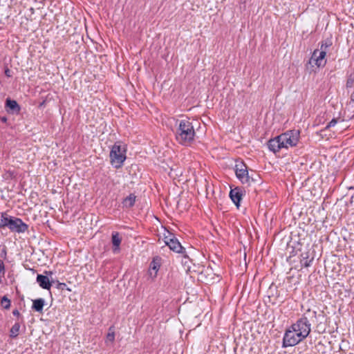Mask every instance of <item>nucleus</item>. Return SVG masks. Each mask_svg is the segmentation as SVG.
I'll return each instance as SVG.
<instances>
[{
	"instance_id": "obj_6",
	"label": "nucleus",
	"mask_w": 354,
	"mask_h": 354,
	"mask_svg": "<svg viewBox=\"0 0 354 354\" xmlns=\"http://www.w3.org/2000/svg\"><path fill=\"white\" fill-rule=\"evenodd\" d=\"M304 339H305V338L303 335H299V333L290 326L288 329H286L284 333L282 347L287 348L294 346L302 342Z\"/></svg>"
},
{
	"instance_id": "obj_22",
	"label": "nucleus",
	"mask_w": 354,
	"mask_h": 354,
	"mask_svg": "<svg viewBox=\"0 0 354 354\" xmlns=\"http://www.w3.org/2000/svg\"><path fill=\"white\" fill-rule=\"evenodd\" d=\"M1 304L4 308L8 309L10 306V301L7 298L6 296H3L1 298Z\"/></svg>"
},
{
	"instance_id": "obj_14",
	"label": "nucleus",
	"mask_w": 354,
	"mask_h": 354,
	"mask_svg": "<svg viewBox=\"0 0 354 354\" xmlns=\"http://www.w3.org/2000/svg\"><path fill=\"white\" fill-rule=\"evenodd\" d=\"M111 241L113 243V252L117 253L120 250V245L122 241V239L120 237V234L117 232H113L111 236Z\"/></svg>"
},
{
	"instance_id": "obj_4",
	"label": "nucleus",
	"mask_w": 354,
	"mask_h": 354,
	"mask_svg": "<svg viewBox=\"0 0 354 354\" xmlns=\"http://www.w3.org/2000/svg\"><path fill=\"white\" fill-rule=\"evenodd\" d=\"M127 148L125 145L122 146L120 142H116L111 147L109 157L112 165L115 168L119 169L122 167L125 161Z\"/></svg>"
},
{
	"instance_id": "obj_28",
	"label": "nucleus",
	"mask_w": 354,
	"mask_h": 354,
	"mask_svg": "<svg viewBox=\"0 0 354 354\" xmlns=\"http://www.w3.org/2000/svg\"><path fill=\"white\" fill-rule=\"evenodd\" d=\"M1 120L3 122H6L7 121V118L6 117H3L1 118Z\"/></svg>"
},
{
	"instance_id": "obj_18",
	"label": "nucleus",
	"mask_w": 354,
	"mask_h": 354,
	"mask_svg": "<svg viewBox=\"0 0 354 354\" xmlns=\"http://www.w3.org/2000/svg\"><path fill=\"white\" fill-rule=\"evenodd\" d=\"M10 217L6 213H0V227H7Z\"/></svg>"
},
{
	"instance_id": "obj_3",
	"label": "nucleus",
	"mask_w": 354,
	"mask_h": 354,
	"mask_svg": "<svg viewBox=\"0 0 354 354\" xmlns=\"http://www.w3.org/2000/svg\"><path fill=\"white\" fill-rule=\"evenodd\" d=\"M317 320V311L307 309L301 317L291 325L299 335H302L306 339L311 331V322Z\"/></svg>"
},
{
	"instance_id": "obj_7",
	"label": "nucleus",
	"mask_w": 354,
	"mask_h": 354,
	"mask_svg": "<svg viewBox=\"0 0 354 354\" xmlns=\"http://www.w3.org/2000/svg\"><path fill=\"white\" fill-rule=\"evenodd\" d=\"M169 235L165 236L164 241L165 245H167L169 249L174 252L182 254L183 257L188 258V255L186 254L185 248H183L178 239L171 233L168 232Z\"/></svg>"
},
{
	"instance_id": "obj_13",
	"label": "nucleus",
	"mask_w": 354,
	"mask_h": 354,
	"mask_svg": "<svg viewBox=\"0 0 354 354\" xmlns=\"http://www.w3.org/2000/svg\"><path fill=\"white\" fill-rule=\"evenodd\" d=\"M160 267V258L155 257L153 259L152 261L150 263L149 266V274L151 277H156L157 275V272L159 270Z\"/></svg>"
},
{
	"instance_id": "obj_2",
	"label": "nucleus",
	"mask_w": 354,
	"mask_h": 354,
	"mask_svg": "<svg viewBox=\"0 0 354 354\" xmlns=\"http://www.w3.org/2000/svg\"><path fill=\"white\" fill-rule=\"evenodd\" d=\"M196 135L194 126L189 118L179 121L178 127L176 131V139L183 145H188L194 140Z\"/></svg>"
},
{
	"instance_id": "obj_25",
	"label": "nucleus",
	"mask_w": 354,
	"mask_h": 354,
	"mask_svg": "<svg viewBox=\"0 0 354 354\" xmlns=\"http://www.w3.org/2000/svg\"><path fill=\"white\" fill-rule=\"evenodd\" d=\"M5 73H6V75L8 76V77H10L11 76L10 71L8 68H7L5 71Z\"/></svg>"
},
{
	"instance_id": "obj_10",
	"label": "nucleus",
	"mask_w": 354,
	"mask_h": 354,
	"mask_svg": "<svg viewBox=\"0 0 354 354\" xmlns=\"http://www.w3.org/2000/svg\"><path fill=\"white\" fill-rule=\"evenodd\" d=\"M46 275L39 274H38L37 276V282L39 283V286L46 290H50L52 286V283H54V281L52 279L50 280L48 275H51L53 272L51 271L46 272Z\"/></svg>"
},
{
	"instance_id": "obj_21",
	"label": "nucleus",
	"mask_w": 354,
	"mask_h": 354,
	"mask_svg": "<svg viewBox=\"0 0 354 354\" xmlns=\"http://www.w3.org/2000/svg\"><path fill=\"white\" fill-rule=\"evenodd\" d=\"M113 328V327L111 326L109 329V333L106 335V343H108L109 342L113 343L115 340V332Z\"/></svg>"
},
{
	"instance_id": "obj_11",
	"label": "nucleus",
	"mask_w": 354,
	"mask_h": 354,
	"mask_svg": "<svg viewBox=\"0 0 354 354\" xmlns=\"http://www.w3.org/2000/svg\"><path fill=\"white\" fill-rule=\"evenodd\" d=\"M11 231L21 232H22V220L19 218L11 216L8 226Z\"/></svg>"
},
{
	"instance_id": "obj_26",
	"label": "nucleus",
	"mask_w": 354,
	"mask_h": 354,
	"mask_svg": "<svg viewBox=\"0 0 354 354\" xmlns=\"http://www.w3.org/2000/svg\"><path fill=\"white\" fill-rule=\"evenodd\" d=\"M12 314H13V315H15V316H19V310H14L12 311Z\"/></svg>"
},
{
	"instance_id": "obj_20",
	"label": "nucleus",
	"mask_w": 354,
	"mask_h": 354,
	"mask_svg": "<svg viewBox=\"0 0 354 354\" xmlns=\"http://www.w3.org/2000/svg\"><path fill=\"white\" fill-rule=\"evenodd\" d=\"M332 46V41L330 39H327L324 41H322L320 46V50H324L327 52V49Z\"/></svg>"
},
{
	"instance_id": "obj_29",
	"label": "nucleus",
	"mask_w": 354,
	"mask_h": 354,
	"mask_svg": "<svg viewBox=\"0 0 354 354\" xmlns=\"http://www.w3.org/2000/svg\"><path fill=\"white\" fill-rule=\"evenodd\" d=\"M349 83H351V81H349V82L348 81V82H347V85H348Z\"/></svg>"
},
{
	"instance_id": "obj_27",
	"label": "nucleus",
	"mask_w": 354,
	"mask_h": 354,
	"mask_svg": "<svg viewBox=\"0 0 354 354\" xmlns=\"http://www.w3.org/2000/svg\"><path fill=\"white\" fill-rule=\"evenodd\" d=\"M28 225L24 223V232L28 229Z\"/></svg>"
},
{
	"instance_id": "obj_16",
	"label": "nucleus",
	"mask_w": 354,
	"mask_h": 354,
	"mask_svg": "<svg viewBox=\"0 0 354 354\" xmlns=\"http://www.w3.org/2000/svg\"><path fill=\"white\" fill-rule=\"evenodd\" d=\"M136 196L133 194H129L122 201V205L124 207L130 208L133 207L136 202Z\"/></svg>"
},
{
	"instance_id": "obj_5",
	"label": "nucleus",
	"mask_w": 354,
	"mask_h": 354,
	"mask_svg": "<svg viewBox=\"0 0 354 354\" xmlns=\"http://www.w3.org/2000/svg\"><path fill=\"white\" fill-rule=\"evenodd\" d=\"M234 169L237 178L243 184L247 183L250 185L251 182L259 181V177L258 175L256 174L255 177H254L253 176H249L248 167L243 162H236L235 165Z\"/></svg>"
},
{
	"instance_id": "obj_17",
	"label": "nucleus",
	"mask_w": 354,
	"mask_h": 354,
	"mask_svg": "<svg viewBox=\"0 0 354 354\" xmlns=\"http://www.w3.org/2000/svg\"><path fill=\"white\" fill-rule=\"evenodd\" d=\"M301 259L300 261V263L302 266H304L306 268L309 267L310 266V263L313 260V258L309 259L308 252H303L301 255Z\"/></svg>"
},
{
	"instance_id": "obj_12",
	"label": "nucleus",
	"mask_w": 354,
	"mask_h": 354,
	"mask_svg": "<svg viewBox=\"0 0 354 354\" xmlns=\"http://www.w3.org/2000/svg\"><path fill=\"white\" fill-rule=\"evenodd\" d=\"M243 193L242 190L239 187H235L232 189L230 192V197L232 202L237 206H239L241 200L242 198Z\"/></svg>"
},
{
	"instance_id": "obj_23",
	"label": "nucleus",
	"mask_w": 354,
	"mask_h": 354,
	"mask_svg": "<svg viewBox=\"0 0 354 354\" xmlns=\"http://www.w3.org/2000/svg\"><path fill=\"white\" fill-rule=\"evenodd\" d=\"M56 288L59 290H64V289H66L68 291L71 292V290L68 288H67V286L65 283H61V282H59L57 281V285H56Z\"/></svg>"
},
{
	"instance_id": "obj_1",
	"label": "nucleus",
	"mask_w": 354,
	"mask_h": 354,
	"mask_svg": "<svg viewBox=\"0 0 354 354\" xmlns=\"http://www.w3.org/2000/svg\"><path fill=\"white\" fill-rule=\"evenodd\" d=\"M300 137V131L293 129L289 130L268 140V149L276 153L281 149H288L297 146Z\"/></svg>"
},
{
	"instance_id": "obj_15",
	"label": "nucleus",
	"mask_w": 354,
	"mask_h": 354,
	"mask_svg": "<svg viewBox=\"0 0 354 354\" xmlns=\"http://www.w3.org/2000/svg\"><path fill=\"white\" fill-rule=\"evenodd\" d=\"M44 305H45V300L42 298H39V299L32 300V309L36 312L41 313L43 310Z\"/></svg>"
},
{
	"instance_id": "obj_19",
	"label": "nucleus",
	"mask_w": 354,
	"mask_h": 354,
	"mask_svg": "<svg viewBox=\"0 0 354 354\" xmlns=\"http://www.w3.org/2000/svg\"><path fill=\"white\" fill-rule=\"evenodd\" d=\"M19 329H20L19 323H15L10 329V337H12V338L16 337L19 335Z\"/></svg>"
},
{
	"instance_id": "obj_24",
	"label": "nucleus",
	"mask_w": 354,
	"mask_h": 354,
	"mask_svg": "<svg viewBox=\"0 0 354 354\" xmlns=\"http://www.w3.org/2000/svg\"><path fill=\"white\" fill-rule=\"evenodd\" d=\"M337 118H333L328 124L326 126L325 129H328L332 127H334L337 123Z\"/></svg>"
},
{
	"instance_id": "obj_9",
	"label": "nucleus",
	"mask_w": 354,
	"mask_h": 354,
	"mask_svg": "<svg viewBox=\"0 0 354 354\" xmlns=\"http://www.w3.org/2000/svg\"><path fill=\"white\" fill-rule=\"evenodd\" d=\"M4 108L8 114L11 115H18L21 111V106L18 104V102L10 97L6 98Z\"/></svg>"
},
{
	"instance_id": "obj_30",
	"label": "nucleus",
	"mask_w": 354,
	"mask_h": 354,
	"mask_svg": "<svg viewBox=\"0 0 354 354\" xmlns=\"http://www.w3.org/2000/svg\"><path fill=\"white\" fill-rule=\"evenodd\" d=\"M349 83H351V81H349V82L348 81V82H347V85H348Z\"/></svg>"
},
{
	"instance_id": "obj_8",
	"label": "nucleus",
	"mask_w": 354,
	"mask_h": 354,
	"mask_svg": "<svg viewBox=\"0 0 354 354\" xmlns=\"http://www.w3.org/2000/svg\"><path fill=\"white\" fill-rule=\"evenodd\" d=\"M326 55V51L316 49L313 51L309 63L315 64L317 67H323L326 63V60L325 59Z\"/></svg>"
}]
</instances>
